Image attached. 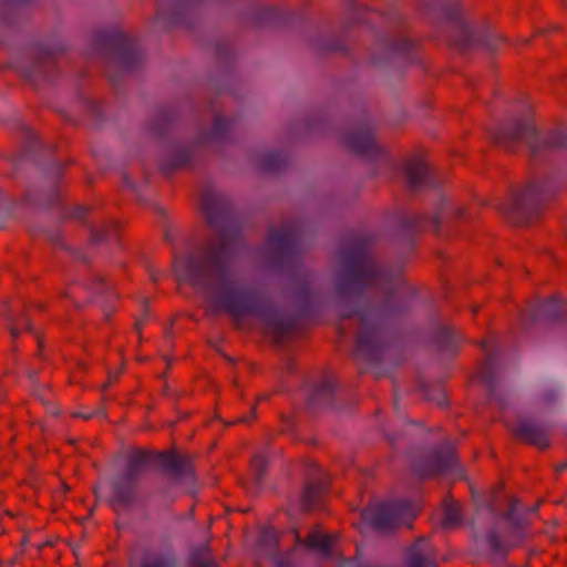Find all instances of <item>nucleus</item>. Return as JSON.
I'll return each instance as SVG.
<instances>
[{
  "label": "nucleus",
  "instance_id": "nucleus-1",
  "mask_svg": "<svg viewBox=\"0 0 567 567\" xmlns=\"http://www.w3.org/2000/svg\"><path fill=\"white\" fill-rule=\"evenodd\" d=\"M200 207L209 227L216 235L194 250L185 260L174 258V270L179 284L214 292L216 298L210 311L218 316L228 313L237 328L245 317H258L267 326L276 343H281L298 330L296 317L282 318L270 309L267 299L251 289H239L233 264L243 245L240 229L231 220L230 207L219 194L207 190L202 195Z\"/></svg>",
  "mask_w": 567,
  "mask_h": 567
},
{
  "label": "nucleus",
  "instance_id": "nucleus-2",
  "mask_svg": "<svg viewBox=\"0 0 567 567\" xmlns=\"http://www.w3.org/2000/svg\"><path fill=\"white\" fill-rule=\"evenodd\" d=\"M152 462L172 484L196 481L190 454L179 453L174 447L165 451L132 447L127 451L123 472L112 485L110 506L114 511L127 509L137 503L140 480Z\"/></svg>",
  "mask_w": 567,
  "mask_h": 567
},
{
  "label": "nucleus",
  "instance_id": "nucleus-3",
  "mask_svg": "<svg viewBox=\"0 0 567 567\" xmlns=\"http://www.w3.org/2000/svg\"><path fill=\"white\" fill-rule=\"evenodd\" d=\"M372 243L373 237L369 235H353L348 238L340 251L343 271L336 287L340 297L369 287H382L391 281L389 274L380 270L372 256Z\"/></svg>",
  "mask_w": 567,
  "mask_h": 567
},
{
  "label": "nucleus",
  "instance_id": "nucleus-4",
  "mask_svg": "<svg viewBox=\"0 0 567 567\" xmlns=\"http://www.w3.org/2000/svg\"><path fill=\"white\" fill-rule=\"evenodd\" d=\"M408 310V303L399 300L392 292L388 293L383 305L375 311L344 313L341 321L358 315L359 331L355 340V353L370 360H378L384 349V337L380 324L381 319L392 318Z\"/></svg>",
  "mask_w": 567,
  "mask_h": 567
},
{
  "label": "nucleus",
  "instance_id": "nucleus-5",
  "mask_svg": "<svg viewBox=\"0 0 567 567\" xmlns=\"http://www.w3.org/2000/svg\"><path fill=\"white\" fill-rule=\"evenodd\" d=\"M495 143L507 152H516L522 143L530 151V161L537 163L549 157L553 153L567 147V135L560 131H550L538 136L536 127L530 122H514L502 128L495 136Z\"/></svg>",
  "mask_w": 567,
  "mask_h": 567
},
{
  "label": "nucleus",
  "instance_id": "nucleus-6",
  "mask_svg": "<svg viewBox=\"0 0 567 567\" xmlns=\"http://www.w3.org/2000/svg\"><path fill=\"white\" fill-rule=\"evenodd\" d=\"M555 194L550 182H529L524 189L513 194L511 203L502 205L501 209L514 224L526 221L529 213L540 204L549 200Z\"/></svg>",
  "mask_w": 567,
  "mask_h": 567
},
{
  "label": "nucleus",
  "instance_id": "nucleus-7",
  "mask_svg": "<svg viewBox=\"0 0 567 567\" xmlns=\"http://www.w3.org/2000/svg\"><path fill=\"white\" fill-rule=\"evenodd\" d=\"M409 501L400 499L388 504L367 506L361 512V519L377 532L388 533L395 529L410 511Z\"/></svg>",
  "mask_w": 567,
  "mask_h": 567
},
{
  "label": "nucleus",
  "instance_id": "nucleus-8",
  "mask_svg": "<svg viewBox=\"0 0 567 567\" xmlns=\"http://www.w3.org/2000/svg\"><path fill=\"white\" fill-rule=\"evenodd\" d=\"M457 465L455 447L445 444L417 463L414 471L422 480L437 476Z\"/></svg>",
  "mask_w": 567,
  "mask_h": 567
},
{
  "label": "nucleus",
  "instance_id": "nucleus-9",
  "mask_svg": "<svg viewBox=\"0 0 567 567\" xmlns=\"http://www.w3.org/2000/svg\"><path fill=\"white\" fill-rule=\"evenodd\" d=\"M102 40L115 49L114 61L122 71H131L141 62L135 42L122 31H114Z\"/></svg>",
  "mask_w": 567,
  "mask_h": 567
},
{
  "label": "nucleus",
  "instance_id": "nucleus-10",
  "mask_svg": "<svg viewBox=\"0 0 567 567\" xmlns=\"http://www.w3.org/2000/svg\"><path fill=\"white\" fill-rule=\"evenodd\" d=\"M298 237L299 227L296 224H288L280 229L270 228L267 241L276 255L290 257L296 250Z\"/></svg>",
  "mask_w": 567,
  "mask_h": 567
},
{
  "label": "nucleus",
  "instance_id": "nucleus-11",
  "mask_svg": "<svg viewBox=\"0 0 567 567\" xmlns=\"http://www.w3.org/2000/svg\"><path fill=\"white\" fill-rule=\"evenodd\" d=\"M513 434L519 441L539 450H546L549 446L548 429L534 420H518Z\"/></svg>",
  "mask_w": 567,
  "mask_h": 567
},
{
  "label": "nucleus",
  "instance_id": "nucleus-12",
  "mask_svg": "<svg viewBox=\"0 0 567 567\" xmlns=\"http://www.w3.org/2000/svg\"><path fill=\"white\" fill-rule=\"evenodd\" d=\"M329 484V476L321 470H317L316 474L306 481L301 493L300 503L302 511L310 512L317 508L321 504L322 496L328 489Z\"/></svg>",
  "mask_w": 567,
  "mask_h": 567
},
{
  "label": "nucleus",
  "instance_id": "nucleus-13",
  "mask_svg": "<svg viewBox=\"0 0 567 567\" xmlns=\"http://www.w3.org/2000/svg\"><path fill=\"white\" fill-rule=\"evenodd\" d=\"M481 347L485 358L478 367L476 378L486 386L491 394L494 390L495 375L498 368V351L491 340H483Z\"/></svg>",
  "mask_w": 567,
  "mask_h": 567
},
{
  "label": "nucleus",
  "instance_id": "nucleus-14",
  "mask_svg": "<svg viewBox=\"0 0 567 567\" xmlns=\"http://www.w3.org/2000/svg\"><path fill=\"white\" fill-rule=\"evenodd\" d=\"M346 144L358 155L377 156L381 153L370 128L354 130L347 134Z\"/></svg>",
  "mask_w": 567,
  "mask_h": 567
},
{
  "label": "nucleus",
  "instance_id": "nucleus-15",
  "mask_svg": "<svg viewBox=\"0 0 567 567\" xmlns=\"http://www.w3.org/2000/svg\"><path fill=\"white\" fill-rule=\"evenodd\" d=\"M408 567H437L435 553L424 537H419L408 550Z\"/></svg>",
  "mask_w": 567,
  "mask_h": 567
},
{
  "label": "nucleus",
  "instance_id": "nucleus-16",
  "mask_svg": "<svg viewBox=\"0 0 567 567\" xmlns=\"http://www.w3.org/2000/svg\"><path fill=\"white\" fill-rule=\"evenodd\" d=\"M137 567H178V557L171 549H147L142 554Z\"/></svg>",
  "mask_w": 567,
  "mask_h": 567
},
{
  "label": "nucleus",
  "instance_id": "nucleus-17",
  "mask_svg": "<svg viewBox=\"0 0 567 567\" xmlns=\"http://www.w3.org/2000/svg\"><path fill=\"white\" fill-rule=\"evenodd\" d=\"M333 543V535L321 533L318 528L310 530L303 539V546L306 549L318 551L323 556L331 555Z\"/></svg>",
  "mask_w": 567,
  "mask_h": 567
},
{
  "label": "nucleus",
  "instance_id": "nucleus-18",
  "mask_svg": "<svg viewBox=\"0 0 567 567\" xmlns=\"http://www.w3.org/2000/svg\"><path fill=\"white\" fill-rule=\"evenodd\" d=\"M334 384L330 381H322L315 386L307 402L309 409L316 406H331L333 404Z\"/></svg>",
  "mask_w": 567,
  "mask_h": 567
},
{
  "label": "nucleus",
  "instance_id": "nucleus-19",
  "mask_svg": "<svg viewBox=\"0 0 567 567\" xmlns=\"http://www.w3.org/2000/svg\"><path fill=\"white\" fill-rule=\"evenodd\" d=\"M187 567H219L208 543L193 547L187 558Z\"/></svg>",
  "mask_w": 567,
  "mask_h": 567
},
{
  "label": "nucleus",
  "instance_id": "nucleus-20",
  "mask_svg": "<svg viewBox=\"0 0 567 567\" xmlns=\"http://www.w3.org/2000/svg\"><path fill=\"white\" fill-rule=\"evenodd\" d=\"M429 173L427 164L422 159H411L405 164V175L412 190L417 189Z\"/></svg>",
  "mask_w": 567,
  "mask_h": 567
},
{
  "label": "nucleus",
  "instance_id": "nucleus-21",
  "mask_svg": "<svg viewBox=\"0 0 567 567\" xmlns=\"http://www.w3.org/2000/svg\"><path fill=\"white\" fill-rule=\"evenodd\" d=\"M443 519L442 525L445 528H454L461 525L463 520L461 505L451 496H447L442 502Z\"/></svg>",
  "mask_w": 567,
  "mask_h": 567
},
{
  "label": "nucleus",
  "instance_id": "nucleus-22",
  "mask_svg": "<svg viewBox=\"0 0 567 567\" xmlns=\"http://www.w3.org/2000/svg\"><path fill=\"white\" fill-rule=\"evenodd\" d=\"M461 340V334L450 327H441L434 334V342L445 351L453 350L454 346Z\"/></svg>",
  "mask_w": 567,
  "mask_h": 567
},
{
  "label": "nucleus",
  "instance_id": "nucleus-23",
  "mask_svg": "<svg viewBox=\"0 0 567 567\" xmlns=\"http://www.w3.org/2000/svg\"><path fill=\"white\" fill-rule=\"evenodd\" d=\"M453 32L455 35L451 39L450 42L452 47L463 51L472 44L471 31L464 22L457 20L453 24Z\"/></svg>",
  "mask_w": 567,
  "mask_h": 567
},
{
  "label": "nucleus",
  "instance_id": "nucleus-24",
  "mask_svg": "<svg viewBox=\"0 0 567 567\" xmlns=\"http://www.w3.org/2000/svg\"><path fill=\"white\" fill-rule=\"evenodd\" d=\"M427 224H431L433 226V230L435 233L440 231V217L433 216V218L430 220L427 216L425 215H416L404 223V228L406 230H421L423 229Z\"/></svg>",
  "mask_w": 567,
  "mask_h": 567
},
{
  "label": "nucleus",
  "instance_id": "nucleus-25",
  "mask_svg": "<svg viewBox=\"0 0 567 567\" xmlns=\"http://www.w3.org/2000/svg\"><path fill=\"white\" fill-rule=\"evenodd\" d=\"M118 235V226L115 221H110L101 229H91L90 241L92 244H102L107 239L115 238Z\"/></svg>",
  "mask_w": 567,
  "mask_h": 567
},
{
  "label": "nucleus",
  "instance_id": "nucleus-26",
  "mask_svg": "<svg viewBox=\"0 0 567 567\" xmlns=\"http://www.w3.org/2000/svg\"><path fill=\"white\" fill-rule=\"evenodd\" d=\"M423 396L425 400L430 402H434L437 405H445L447 403L446 392L441 384H435L433 386H422Z\"/></svg>",
  "mask_w": 567,
  "mask_h": 567
},
{
  "label": "nucleus",
  "instance_id": "nucleus-27",
  "mask_svg": "<svg viewBox=\"0 0 567 567\" xmlns=\"http://www.w3.org/2000/svg\"><path fill=\"white\" fill-rule=\"evenodd\" d=\"M233 121L224 118L217 115L214 118L212 132L208 140H220L225 136V133L230 130Z\"/></svg>",
  "mask_w": 567,
  "mask_h": 567
},
{
  "label": "nucleus",
  "instance_id": "nucleus-28",
  "mask_svg": "<svg viewBox=\"0 0 567 567\" xmlns=\"http://www.w3.org/2000/svg\"><path fill=\"white\" fill-rule=\"evenodd\" d=\"M8 329L11 337L17 339L21 329L31 330V323L24 315L17 322L13 319L8 318Z\"/></svg>",
  "mask_w": 567,
  "mask_h": 567
},
{
  "label": "nucleus",
  "instance_id": "nucleus-29",
  "mask_svg": "<svg viewBox=\"0 0 567 567\" xmlns=\"http://www.w3.org/2000/svg\"><path fill=\"white\" fill-rule=\"evenodd\" d=\"M251 471L255 473L256 480L260 481L265 476L268 463L265 456L256 455L250 461Z\"/></svg>",
  "mask_w": 567,
  "mask_h": 567
},
{
  "label": "nucleus",
  "instance_id": "nucleus-30",
  "mask_svg": "<svg viewBox=\"0 0 567 567\" xmlns=\"http://www.w3.org/2000/svg\"><path fill=\"white\" fill-rule=\"evenodd\" d=\"M295 299L303 308L311 299L309 282L305 281L295 289Z\"/></svg>",
  "mask_w": 567,
  "mask_h": 567
},
{
  "label": "nucleus",
  "instance_id": "nucleus-31",
  "mask_svg": "<svg viewBox=\"0 0 567 567\" xmlns=\"http://www.w3.org/2000/svg\"><path fill=\"white\" fill-rule=\"evenodd\" d=\"M557 302H558V300L556 299L555 296H553V297H550L548 299L542 300L538 303L537 309L533 313H530L532 320H536L540 316H548V315H550V307H551V305L557 303Z\"/></svg>",
  "mask_w": 567,
  "mask_h": 567
},
{
  "label": "nucleus",
  "instance_id": "nucleus-32",
  "mask_svg": "<svg viewBox=\"0 0 567 567\" xmlns=\"http://www.w3.org/2000/svg\"><path fill=\"white\" fill-rule=\"evenodd\" d=\"M282 163L281 156L278 153H270L264 156L261 167L264 171L271 172L280 167Z\"/></svg>",
  "mask_w": 567,
  "mask_h": 567
},
{
  "label": "nucleus",
  "instance_id": "nucleus-33",
  "mask_svg": "<svg viewBox=\"0 0 567 567\" xmlns=\"http://www.w3.org/2000/svg\"><path fill=\"white\" fill-rule=\"evenodd\" d=\"M33 395L44 405H50L52 403V392L49 385L37 384L33 389Z\"/></svg>",
  "mask_w": 567,
  "mask_h": 567
},
{
  "label": "nucleus",
  "instance_id": "nucleus-34",
  "mask_svg": "<svg viewBox=\"0 0 567 567\" xmlns=\"http://www.w3.org/2000/svg\"><path fill=\"white\" fill-rule=\"evenodd\" d=\"M270 395L269 394H259L256 399V402L252 404L251 406V412H250V416H244V417H238L234 421H231L230 423H228V425H236V424H240V423H249L250 420L255 419L256 417V406L259 402L261 401H267L269 400Z\"/></svg>",
  "mask_w": 567,
  "mask_h": 567
},
{
  "label": "nucleus",
  "instance_id": "nucleus-35",
  "mask_svg": "<svg viewBox=\"0 0 567 567\" xmlns=\"http://www.w3.org/2000/svg\"><path fill=\"white\" fill-rule=\"evenodd\" d=\"M487 542L493 553L503 551V542L499 534L496 530H491L487 535Z\"/></svg>",
  "mask_w": 567,
  "mask_h": 567
},
{
  "label": "nucleus",
  "instance_id": "nucleus-36",
  "mask_svg": "<svg viewBox=\"0 0 567 567\" xmlns=\"http://www.w3.org/2000/svg\"><path fill=\"white\" fill-rule=\"evenodd\" d=\"M89 210H90L89 207L78 206L73 210L72 217L75 218V219H83L87 215Z\"/></svg>",
  "mask_w": 567,
  "mask_h": 567
},
{
  "label": "nucleus",
  "instance_id": "nucleus-37",
  "mask_svg": "<svg viewBox=\"0 0 567 567\" xmlns=\"http://www.w3.org/2000/svg\"><path fill=\"white\" fill-rule=\"evenodd\" d=\"M461 14V8L458 6H453L452 10L445 11V17L449 20H457Z\"/></svg>",
  "mask_w": 567,
  "mask_h": 567
},
{
  "label": "nucleus",
  "instance_id": "nucleus-38",
  "mask_svg": "<svg viewBox=\"0 0 567 567\" xmlns=\"http://www.w3.org/2000/svg\"><path fill=\"white\" fill-rule=\"evenodd\" d=\"M411 47L410 41L403 40L399 43L392 44V49L395 51H406Z\"/></svg>",
  "mask_w": 567,
  "mask_h": 567
},
{
  "label": "nucleus",
  "instance_id": "nucleus-39",
  "mask_svg": "<svg viewBox=\"0 0 567 567\" xmlns=\"http://www.w3.org/2000/svg\"><path fill=\"white\" fill-rule=\"evenodd\" d=\"M50 240L52 241V244L54 246H56V247L59 246L63 249H66V247L64 246L63 240L59 234L51 235Z\"/></svg>",
  "mask_w": 567,
  "mask_h": 567
},
{
  "label": "nucleus",
  "instance_id": "nucleus-40",
  "mask_svg": "<svg viewBox=\"0 0 567 567\" xmlns=\"http://www.w3.org/2000/svg\"><path fill=\"white\" fill-rule=\"evenodd\" d=\"M37 342H38V351H37V357L42 359V352H43V347H44V342H43V339L41 337H37Z\"/></svg>",
  "mask_w": 567,
  "mask_h": 567
},
{
  "label": "nucleus",
  "instance_id": "nucleus-41",
  "mask_svg": "<svg viewBox=\"0 0 567 567\" xmlns=\"http://www.w3.org/2000/svg\"><path fill=\"white\" fill-rule=\"evenodd\" d=\"M187 154L183 153V157L174 163V168L182 167L187 163Z\"/></svg>",
  "mask_w": 567,
  "mask_h": 567
},
{
  "label": "nucleus",
  "instance_id": "nucleus-42",
  "mask_svg": "<svg viewBox=\"0 0 567 567\" xmlns=\"http://www.w3.org/2000/svg\"><path fill=\"white\" fill-rule=\"evenodd\" d=\"M28 377L29 379L37 385L38 383V377H39V371L37 370H31L28 372Z\"/></svg>",
  "mask_w": 567,
  "mask_h": 567
},
{
  "label": "nucleus",
  "instance_id": "nucleus-43",
  "mask_svg": "<svg viewBox=\"0 0 567 567\" xmlns=\"http://www.w3.org/2000/svg\"><path fill=\"white\" fill-rule=\"evenodd\" d=\"M554 470L557 474L561 473L564 470H567V460L565 462L556 464L554 466Z\"/></svg>",
  "mask_w": 567,
  "mask_h": 567
},
{
  "label": "nucleus",
  "instance_id": "nucleus-44",
  "mask_svg": "<svg viewBox=\"0 0 567 567\" xmlns=\"http://www.w3.org/2000/svg\"><path fill=\"white\" fill-rule=\"evenodd\" d=\"M79 287L76 285H73V286H69L68 289H66V292H65V296L66 297H71L73 298L74 295H75V290L78 289Z\"/></svg>",
  "mask_w": 567,
  "mask_h": 567
},
{
  "label": "nucleus",
  "instance_id": "nucleus-45",
  "mask_svg": "<svg viewBox=\"0 0 567 567\" xmlns=\"http://www.w3.org/2000/svg\"><path fill=\"white\" fill-rule=\"evenodd\" d=\"M337 329H338V333H339L341 337H342V336H344L346 331H344V329H343V327H342V322L338 326V328H337Z\"/></svg>",
  "mask_w": 567,
  "mask_h": 567
},
{
  "label": "nucleus",
  "instance_id": "nucleus-46",
  "mask_svg": "<svg viewBox=\"0 0 567 567\" xmlns=\"http://www.w3.org/2000/svg\"><path fill=\"white\" fill-rule=\"evenodd\" d=\"M135 329L138 332V334H141V331H142V323H141V321H136L135 322Z\"/></svg>",
  "mask_w": 567,
  "mask_h": 567
},
{
  "label": "nucleus",
  "instance_id": "nucleus-47",
  "mask_svg": "<svg viewBox=\"0 0 567 567\" xmlns=\"http://www.w3.org/2000/svg\"><path fill=\"white\" fill-rule=\"evenodd\" d=\"M151 277H152V280H153L154 282H157V281H158V279H159V275H158V274H152V275H151Z\"/></svg>",
  "mask_w": 567,
  "mask_h": 567
},
{
  "label": "nucleus",
  "instance_id": "nucleus-48",
  "mask_svg": "<svg viewBox=\"0 0 567 567\" xmlns=\"http://www.w3.org/2000/svg\"><path fill=\"white\" fill-rule=\"evenodd\" d=\"M78 415H79V416H82V417H83V419H85V420H89V419L91 417V415H80V414H78Z\"/></svg>",
  "mask_w": 567,
  "mask_h": 567
},
{
  "label": "nucleus",
  "instance_id": "nucleus-49",
  "mask_svg": "<svg viewBox=\"0 0 567 567\" xmlns=\"http://www.w3.org/2000/svg\"><path fill=\"white\" fill-rule=\"evenodd\" d=\"M478 311V307H473V313L475 315Z\"/></svg>",
  "mask_w": 567,
  "mask_h": 567
},
{
  "label": "nucleus",
  "instance_id": "nucleus-50",
  "mask_svg": "<svg viewBox=\"0 0 567 567\" xmlns=\"http://www.w3.org/2000/svg\"><path fill=\"white\" fill-rule=\"evenodd\" d=\"M447 204H449L447 202H444V203L442 204V210L444 209V207H445V206H447Z\"/></svg>",
  "mask_w": 567,
  "mask_h": 567
},
{
  "label": "nucleus",
  "instance_id": "nucleus-51",
  "mask_svg": "<svg viewBox=\"0 0 567 567\" xmlns=\"http://www.w3.org/2000/svg\"><path fill=\"white\" fill-rule=\"evenodd\" d=\"M402 281V278L401 277H396V282H401Z\"/></svg>",
  "mask_w": 567,
  "mask_h": 567
},
{
  "label": "nucleus",
  "instance_id": "nucleus-52",
  "mask_svg": "<svg viewBox=\"0 0 567 567\" xmlns=\"http://www.w3.org/2000/svg\"><path fill=\"white\" fill-rule=\"evenodd\" d=\"M38 309L39 310H42L43 309V306L42 305H37Z\"/></svg>",
  "mask_w": 567,
  "mask_h": 567
}]
</instances>
